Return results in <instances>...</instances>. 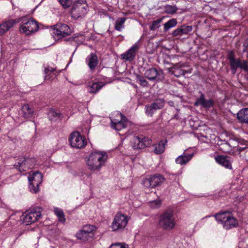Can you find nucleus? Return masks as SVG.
Wrapping results in <instances>:
<instances>
[{
	"label": "nucleus",
	"instance_id": "28",
	"mask_svg": "<svg viewBox=\"0 0 248 248\" xmlns=\"http://www.w3.org/2000/svg\"><path fill=\"white\" fill-rule=\"evenodd\" d=\"M22 112L23 116L25 118H31L33 114V111L32 108H30L28 104L23 105L22 107Z\"/></svg>",
	"mask_w": 248,
	"mask_h": 248
},
{
	"label": "nucleus",
	"instance_id": "45",
	"mask_svg": "<svg viewBox=\"0 0 248 248\" xmlns=\"http://www.w3.org/2000/svg\"><path fill=\"white\" fill-rule=\"evenodd\" d=\"M228 59L230 61V62H231V60H232V59H235L234 58V53L232 51H231L229 52V53L228 54Z\"/></svg>",
	"mask_w": 248,
	"mask_h": 248
},
{
	"label": "nucleus",
	"instance_id": "3",
	"mask_svg": "<svg viewBox=\"0 0 248 248\" xmlns=\"http://www.w3.org/2000/svg\"><path fill=\"white\" fill-rule=\"evenodd\" d=\"M216 219L226 229L236 227L238 225L237 220L234 217L230 212H224L217 214Z\"/></svg>",
	"mask_w": 248,
	"mask_h": 248
},
{
	"label": "nucleus",
	"instance_id": "37",
	"mask_svg": "<svg viewBox=\"0 0 248 248\" xmlns=\"http://www.w3.org/2000/svg\"><path fill=\"white\" fill-rule=\"evenodd\" d=\"M136 79L137 81L139 82L140 84L143 87H148V83L145 80V79L142 76L140 75H137L136 76Z\"/></svg>",
	"mask_w": 248,
	"mask_h": 248
},
{
	"label": "nucleus",
	"instance_id": "34",
	"mask_svg": "<svg viewBox=\"0 0 248 248\" xmlns=\"http://www.w3.org/2000/svg\"><path fill=\"white\" fill-rule=\"evenodd\" d=\"M95 230L96 227L92 225H86L82 227L81 231L84 233L88 235L89 234L93 232Z\"/></svg>",
	"mask_w": 248,
	"mask_h": 248
},
{
	"label": "nucleus",
	"instance_id": "10",
	"mask_svg": "<svg viewBox=\"0 0 248 248\" xmlns=\"http://www.w3.org/2000/svg\"><path fill=\"white\" fill-rule=\"evenodd\" d=\"M165 181V178L160 174L150 175L143 179V185L147 188H155L161 185Z\"/></svg>",
	"mask_w": 248,
	"mask_h": 248
},
{
	"label": "nucleus",
	"instance_id": "35",
	"mask_svg": "<svg viewBox=\"0 0 248 248\" xmlns=\"http://www.w3.org/2000/svg\"><path fill=\"white\" fill-rule=\"evenodd\" d=\"M55 69L51 67H46L45 69V73L46 75L45 76V80L50 79L51 77H49L50 75H53L54 76V73Z\"/></svg>",
	"mask_w": 248,
	"mask_h": 248
},
{
	"label": "nucleus",
	"instance_id": "18",
	"mask_svg": "<svg viewBox=\"0 0 248 248\" xmlns=\"http://www.w3.org/2000/svg\"><path fill=\"white\" fill-rule=\"evenodd\" d=\"M223 143H218L220 146V149L223 152H229L232 150V147H236L237 141L233 139H230L229 142L225 140H221Z\"/></svg>",
	"mask_w": 248,
	"mask_h": 248
},
{
	"label": "nucleus",
	"instance_id": "17",
	"mask_svg": "<svg viewBox=\"0 0 248 248\" xmlns=\"http://www.w3.org/2000/svg\"><path fill=\"white\" fill-rule=\"evenodd\" d=\"M165 104V101L162 99H157L150 106L145 107L146 113L148 115L152 116L153 111L161 109L163 108Z\"/></svg>",
	"mask_w": 248,
	"mask_h": 248
},
{
	"label": "nucleus",
	"instance_id": "21",
	"mask_svg": "<svg viewBox=\"0 0 248 248\" xmlns=\"http://www.w3.org/2000/svg\"><path fill=\"white\" fill-rule=\"evenodd\" d=\"M214 102L212 99L205 100L204 95L202 93L200 97L197 99L194 103L195 106L201 105L205 108H210L213 106Z\"/></svg>",
	"mask_w": 248,
	"mask_h": 248
},
{
	"label": "nucleus",
	"instance_id": "38",
	"mask_svg": "<svg viewBox=\"0 0 248 248\" xmlns=\"http://www.w3.org/2000/svg\"><path fill=\"white\" fill-rule=\"evenodd\" d=\"M88 235L84 233L81 230L78 232L76 234V237L78 239L83 241H86L87 239Z\"/></svg>",
	"mask_w": 248,
	"mask_h": 248
},
{
	"label": "nucleus",
	"instance_id": "41",
	"mask_svg": "<svg viewBox=\"0 0 248 248\" xmlns=\"http://www.w3.org/2000/svg\"><path fill=\"white\" fill-rule=\"evenodd\" d=\"M59 1L64 8L70 7L72 3V0H59Z\"/></svg>",
	"mask_w": 248,
	"mask_h": 248
},
{
	"label": "nucleus",
	"instance_id": "47",
	"mask_svg": "<svg viewBox=\"0 0 248 248\" xmlns=\"http://www.w3.org/2000/svg\"><path fill=\"white\" fill-rule=\"evenodd\" d=\"M56 77V74H54V76L53 75H50L49 77H51L50 79H47V80H53Z\"/></svg>",
	"mask_w": 248,
	"mask_h": 248
},
{
	"label": "nucleus",
	"instance_id": "4",
	"mask_svg": "<svg viewBox=\"0 0 248 248\" xmlns=\"http://www.w3.org/2000/svg\"><path fill=\"white\" fill-rule=\"evenodd\" d=\"M19 31L26 35H31L39 29L37 22L31 18L23 17L21 18Z\"/></svg>",
	"mask_w": 248,
	"mask_h": 248
},
{
	"label": "nucleus",
	"instance_id": "16",
	"mask_svg": "<svg viewBox=\"0 0 248 248\" xmlns=\"http://www.w3.org/2000/svg\"><path fill=\"white\" fill-rule=\"evenodd\" d=\"M134 147L137 149H143L149 146L152 142L150 139L143 136H135L133 138Z\"/></svg>",
	"mask_w": 248,
	"mask_h": 248
},
{
	"label": "nucleus",
	"instance_id": "9",
	"mask_svg": "<svg viewBox=\"0 0 248 248\" xmlns=\"http://www.w3.org/2000/svg\"><path fill=\"white\" fill-rule=\"evenodd\" d=\"M127 223V216L121 213H118L114 217L111 228L113 231H121L125 227Z\"/></svg>",
	"mask_w": 248,
	"mask_h": 248
},
{
	"label": "nucleus",
	"instance_id": "48",
	"mask_svg": "<svg viewBox=\"0 0 248 248\" xmlns=\"http://www.w3.org/2000/svg\"><path fill=\"white\" fill-rule=\"evenodd\" d=\"M168 104L170 106H173V102L172 101H169L168 102Z\"/></svg>",
	"mask_w": 248,
	"mask_h": 248
},
{
	"label": "nucleus",
	"instance_id": "32",
	"mask_svg": "<svg viewBox=\"0 0 248 248\" xmlns=\"http://www.w3.org/2000/svg\"><path fill=\"white\" fill-rule=\"evenodd\" d=\"M125 18L121 17L118 18L116 22L115 25V29L118 31H121L124 28V23L125 21Z\"/></svg>",
	"mask_w": 248,
	"mask_h": 248
},
{
	"label": "nucleus",
	"instance_id": "26",
	"mask_svg": "<svg viewBox=\"0 0 248 248\" xmlns=\"http://www.w3.org/2000/svg\"><path fill=\"white\" fill-rule=\"evenodd\" d=\"M167 143V140H160L158 143L155 144L153 146L154 147V151L155 154H161L163 153L165 149L166 145Z\"/></svg>",
	"mask_w": 248,
	"mask_h": 248
},
{
	"label": "nucleus",
	"instance_id": "22",
	"mask_svg": "<svg viewBox=\"0 0 248 248\" xmlns=\"http://www.w3.org/2000/svg\"><path fill=\"white\" fill-rule=\"evenodd\" d=\"M86 63L91 71H93L94 70L98 63V58L96 55L93 53H91L87 57Z\"/></svg>",
	"mask_w": 248,
	"mask_h": 248
},
{
	"label": "nucleus",
	"instance_id": "7",
	"mask_svg": "<svg viewBox=\"0 0 248 248\" xmlns=\"http://www.w3.org/2000/svg\"><path fill=\"white\" fill-rule=\"evenodd\" d=\"M41 217L40 209L38 208H34L31 211H28L24 213L20 217L22 223L26 225L31 224Z\"/></svg>",
	"mask_w": 248,
	"mask_h": 248
},
{
	"label": "nucleus",
	"instance_id": "42",
	"mask_svg": "<svg viewBox=\"0 0 248 248\" xmlns=\"http://www.w3.org/2000/svg\"><path fill=\"white\" fill-rule=\"evenodd\" d=\"M59 113L57 112L54 109H51L48 113V117L50 119H52L53 117H58L59 116Z\"/></svg>",
	"mask_w": 248,
	"mask_h": 248
},
{
	"label": "nucleus",
	"instance_id": "23",
	"mask_svg": "<svg viewBox=\"0 0 248 248\" xmlns=\"http://www.w3.org/2000/svg\"><path fill=\"white\" fill-rule=\"evenodd\" d=\"M192 29V26L183 25L175 30L172 33V35L175 37L186 35L191 31Z\"/></svg>",
	"mask_w": 248,
	"mask_h": 248
},
{
	"label": "nucleus",
	"instance_id": "46",
	"mask_svg": "<svg viewBox=\"0 0 248 248\" xmlns=\"http://www.w3.org/2000/svg\"><path fill=\"white\" fill-rule=\"evenodd\" d=\"M75 3H79L81 5H87L85 0H79L78 1H77Z\"/></svg>",
	"mask_w": 248,
	"mask_h": 248
},
{
	"label": "nucleus",
	"instance_id": "19",
	"mask_svg": "<svg viewBox=\"0 0 248 248\" xmlns=\"http://www.w3.org/2000/svg\"><path fill=\"white\" fill-rule=\"evenodd\" d=\"M193 156V153H189L187 151H185L182 155L175 159V162L181 166L186 165L190 161Z\"/></svg>",
	"mask_w": 248,
	"mask_h": 248
},
{
	"label": "nucleus",
	"instance_id": "30",
	"mask_svg": "<svg viewBox=\"0 0 248 248\" xmlns=\"http://www.w3.org/2000/svg\"><path fill=\"white\" fill-rule=\"evenodd\" d=\"M178 8L175 5L167 4L164 6V13L167 14L173 15L176 13Z\"/></svg>",
	"mask_w": 248,
	"mask_h": 248
},
{
	"label": "nucleus",
	"instance_id": "13",
	"mask_svg": "<svg viewBox=\"0 0 248 248\" xmlns=\"http://www.w3.org/2000/svg\"><path fill=\"white\" fill-rule=\"evenodd\" d=\"M88 8L87 5L75 3L71 10L72 17L74 19L82 18L87 13Z\"/></svg>",
	"mask_w": 248,
	"mask_h": 248
},
{
	"label": "nucleus",
	"instance_id": "31",
	"mask_svg": "<svg viewBox=\"0 0 248 248\" xmlns=\"http://www.w3.org/2000/svg\"><path fill=\"white\" fill-rule=\"evenodd\" d=\"M240 61L239 59L236 60L232 59L231 62H230L231 69L233 74H235L237 69L239 68L240 66Z\"/></svg>",
	"mask_w": 248,
	"mask_h": 248
},
{
	"label": "nucleus",
	"instance_id": "14",
	"mask_svg": "<svg viewBox=\"0 0 248 248\" xmlns=\"http://www.w3.org/2000/svg\"><path fill=\"white\" fill-rule=\"evenodd\" d=\"M145 77L150 80L159 81L163 78V73L161 70H157L155 68H151L146 70L144 73Z\"/></svg>",
	"mask_w": 248,
	"mask_h": 248
},
{
	"label": "nucleus",
	"instance_id": "36",
	"mask_svg": "<svg viewBox=\"0 0 248 248\" xmlns=\"http://www.w3.org/2000/svg\"><path fill=\"white\" fill-rule=\"evenodd\" d=\"M163 19V17L161 18L153 21L150 27V29L152 31H154L156 29L159 28L160 26V23L162 22Z\"/></svg>",
	"mask_w": 248,
	"mask_h": 248
},
{
	"label": "nucleus",
	"instance_id": "5",
	"mask_svg": "<svg viewBox=\"0 0 248 248\" xmlns=\"http://www.w3.org/2000/svg\"><path fill=\"white\" fill-rule=\"evenodd\" d=\"M159 225L164 230H171L176 224V220L173 212L167 211L163 213L159 217Z\"/></svg>",
	"mask_w": 248,
	"mask_h": 248
},
{
	"label": "nucleus",
	"instance_id": "29",
	"mask_svg": "<svg viewBox=\"0 0 248 248\" xmlns=\"http://www.w3.org/2000/svg\"><path fill=\"white\" fill-rule=\"evenodd\" d=\"M54 212L58 217L59 222L64 223L65 221V218L64 217V213L62 209L55 207L54 208Z\"/></svg>",
	"mask_w": 248,
	"mask_h": 248
},
{
	"label": "nucleus",
	"instance_id": "2",
	"mask_svg": "<svg viewBox=\"0 0 248 248\" xmlns=\"http://www.w3.org/2000/svg\"><path fill=\"white\" fill-rule=\"evenodd\" d=\"M111 127L116 131H121L125 129L129 124L126 118L119 111H114L110 116Z\"/></svg>",
	"mask_w": 248,
	"mask_h": 248
},
{
	"label": "nucleus",
	"instance_id": "8",
	"mask_svg": "<svg viewBox=\"0 0 248 248\" xmlns=\"http://www.w3.org/2000/svg\"><path fill=\"white\" fill-rule=\"evenodd\" d=\"M69 142L71 147L77 149L84 148L87 143L85 137L77 131L74 132L70 134Z\"/></svg>",
	"mask_w": 248,
	"mask_h": 248
},
{
	"label": "nucleus",
	"instance_id": "40",
	"mask_svg": "<svg viewBox=\"0 0 248 248\" xmlns=\"http://www.w3.org/2000/svg\"><path fill=\"white\" fill-rule=\"evenodd\" d=\"M161 202L160 200L157 199L149 202L150 206L153 208H156L160 207Z\"/></svg>",
	"mask_w": 248,
	"mask_h": 248
},
{
	"label": "nucleus",
	"instance_id": "20",
	"mask_svg": "<svg viewBox=\"0 0 248 248\" xmlns=\"http://www.w3.org/2000/svg\"><path fill=\"white\" fill-rule=\"evenodd\" d=\"M216 162L226 169L232 170V159L231 157L224 155H217L215 157Z\"/></svg>",
	"mask_w": 248,
	"mask_h": 248
},
{
	"label": "nucleus",
	"instance_id": "24",
	"mask_svg": "<svg viewBox=\"0 0 248 248\" xmlns=\"http://www.w3.org/2000/svg\"><path fill=\"white\" fill-rule=\"evenodd\" d=\"M104 85L102 82L90 83L87 86L88 91L90 93H96Z\"/></svg>",
	"mask_w": 248,
	"mask_h": 248
},
{
	"label": "nucleus",
	"instance_id": "27",
	"mask_svg": "<svg viewBox=\"0 0 248 248\" xmlns=\"http://www.w3.org/2000/svg\"><path fill=\"white\" fill-rule=\"evenodd\" d=\"M237 118L241 122L248 123V108L242 109L237 113Z\"/></svg>",
	"mask_w": 248,
	"mask_h": 248
},
{
	"label": "nucleus",
	"instance_id": "39",
	"mask_svg": "<svg viewBox=\"0 0 248 248\" xmlns=\"http://www.w3.org/2000/svg\"><path fill=\"white\" fill-rule=\"evenodd\" d=\"M109 248H128L127 245L124 243H116L112 244Z\"/></svg>",
	"mask_w": 248,
	"mask_h": 248
},
{
	"label": "nucleus",
	"instance_id": "25",
	"mask_svg": "<svg viewBox=\"0 0 248 248\" xmlns=\"http://www.w3.org/2000/svg\"><path fill=\"white\" fill-rule=\"evenodd\" d=\"M15 23V20L10 19L0 24V35H2L6 32Z\"/></svg>",
	"mask_w": 248,
	"mask_h": 248
},
{
	"label": "nucleus",
	"instance_id": "33",
	"mask_svg": "<svg viewBox=\"0 0 248 248\" xmlns=\"http://www.w3.org/2000/svg\"><path fill=\"white\" fill-rule=\"evenodd\" d=\"M177 24V20L175 18H172L165 23L164 25L165 31H168L170 29L174 27Z\"/></svg>",
	"mask_w": 248,
	"mask_h": 248
},
{
	"label": "nucleus",
	"instance_id": "44",
	"mask_svg": "<svg viewBox=\"0 0 248 248\" xmlns=\"http://www.w3.org/2000/svg\"><path fill=\"white\" fill-rule=\"evenodd\" d=\"M172 73L177 77H179L181 75H184V73L181 70H177L176 69H174V70L172 71Z\"/></svg>",
	"mask_w": 248,
	"mask_h": 248
},
{
	"label": "nucleus",
	"instance_id": "11",
	"mask_svg": "<svg viewBox=\"0 0 248 248\" xmlns=\"http://www.w3.org/2000/svg\"><path fill=\"white\" fill-rule=\"evenodd\" d=\"M72 31L70 27L65 24L58 23L55 25L53 31V34L58 38L70 35Z\"/></svg>",
	"mask_w": 248,
	"mask_h": 248
},
{
	"label": "nucleus",
	"instance_id": "43",
	"mask_svg": "<svg viewBox=\"0 0 248 248\" xmlns=\"http://www.w3.org/2000/svg\"><path fill=\"white\" fill-rule=\"evenodd\" d=\"M239 68L243 69L245 71H248V62L246 61H244L243 62L240 61V66Z\"/></svg>",
	"mask_w": 248,
	"mask_h": 248
},
{
	"label": "nucleus",
	"instance_id": "6",
	"mask_svg": "<svg viewBox=\"0 0 248 248\" xmlns=\"http://www.w3.org/2000/svg\"><path fill=\"white\" fill-rule=\"evenodd\" d=\"M29 188L31 192L36 193L39 190V186L42 182L43 175L38 171L31 172L28 177Z\"/></svg>",
	"mask_w": 248,
	"mask_h": 248
},
{
	"label": "nucleus",
	"instance_id": "15",
	"mask_svg": "<svg viewBox=\"0 0 248 248\" xmlns=\"http://www.w3.org/2000/svg\"><path fill=\"white\" fill-rule=\"evenodd\" d=\"M140 48V43L138 41L131 46L126 52L121 55L122 59L125 61H132L136 57V53Z\"/></svg>",
	"mask_w": 248,
	"mask_h": 248
},
{
	"label": "nucleus",
	"instance_id": "12",
	"mask_svg": "<svg viewBox=\"0 0 248 248\" xmlns=\"http://www.w3.org/2000/svg\"><path fill=\"white\" fill-rule=\"evenodd\" d=\"M36 163V159L34 157L21 158L15 166L18 167L19 170L22 172L33 168Z\"/></svg>",
	"mask_w": 248,
	"mask_h": 248
},
{
	"label": "nucleus",
	"instance_id": "1",
	"mask_svg": "<svg viewBox=\"0 0 248 248\" xmlns=\"http://www.w3.org/2000/svg\"><path fill=\"white\" fill-rule=\"evenodd\" d=\"M108 159L107 153L104 151L92 152L86 160L88 169L91 171H99L105 166Z\"/></svg>",
	"mask_w": 248,
	"mask_h": 248
}]
</instances>
